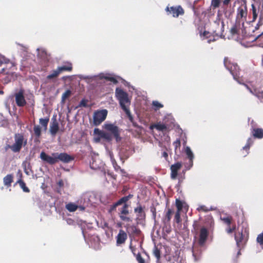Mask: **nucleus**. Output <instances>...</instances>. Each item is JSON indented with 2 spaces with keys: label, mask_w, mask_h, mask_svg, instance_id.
Instances as JSON below:
<instances>
[{
  "label": "nucleus",
  "mask_w": 263,
  "mask_h": 263,
  "mask_svg": "<svg viewBox=\"0 0 263 263\" xmlns=\"http://www.w3.org/2000/svg\"><path fill=\"white\" fill-rule=\"evenodd\" d=\"M14 143L12 145L6 144L5 149L7 151L10 149L13 153H19L23 146L27 144V139H25L24 136L22 133L15 134L14 136Z\"/></svg>",
  "instance_id": "nucleus-2"
},
{
  "label": "nucleus",
  "mask_w": 263,
  "mask_h": 263,
  "mask_svg": "<svg viewBox=\"0 0 263 263\" xmlns=\"http://www.w3.org/2000/svg\"><path fill=\"white\" fill-rule=\"evenodd\" d=\"M128 200H129L128 199V198H127L126 196H124V197H122L121 198H120L119 200H118L117 201L119 203L120 205H121L123 203H124V204H127L126 202Z\"/></svg>",
  "instance_id": "nucleus-45"
},
{
  "label": "nucleus",
  "mask_w": 263,
  "mask_h": 263,
  "mask_svg": "<svg viewBox=\"0 0 263 263\" xmlns=\"http://www.w3.org/2000/svg\"><path fill=\"white\" fill-rule=\"evenodd\" d=\"M107 112L106 109H102L95 111L93 116L94 125L98 126L104 121L107 117Z\"/></svg>",
  "instance_id": "nucleus-8"
},
{
  "label": "nucleus",
  "mask_w": 263,
  "mask_h": 263,
  "mask_svg": "<svg viewBox=\"0 0 263 263\" xmlns=\"http://www.w3.org/2000/svg\"><path fill=\"white\" fill-rule=\"evenodd\" d=\"M132 123L135 127H137L138 129H139V130H136L137 134L139 135L140 134V131L141 130V127L139 126L134 121Z\"/></svg>",
  "instance_id": "nucleus-58"
},
{
  "label": "nucleus",
  "mask_w": 263,
  "mask_h": 263,
  "mask_svg": "<svg viewBox=\"0 0 263 263\" xmlns=\"http://www.w3.org/2000/svg\"><path fill=\"white\" fill-rule=\"evenodd\" d=\"M202 35L204 37V39H208L211 36V33L209 31H204L202 33Z\"/></svg>",
  "instance_id": "nucleus-56"
},
{
  "label": "nucleus",
  "mask_w": 263,
  "mask_h": 263,
  "mask_svg": "<svg viewBox=\"0 0 263 263\" xmlns=\"http://www.w3.org/2000/svg\"><path fill=\"white\" fill-rule=\"evenodd\" d=\"M221 219L223 222L227 225V226H230L232 224V218L231 216L223 217Z\"/></svg>",
  "instance_id": "nucleus-36"
},
{
  "label": "nucleus",
  "mask_w": 263,
  "mask_h": 263,
  "mask_svg": "<svg viewBox=\"0 0 263 263\" xmlns=\"http://www.w3.org/2000/svg\"><path fill=\"white\" fill-rule=\"evenodd\" d=\"M165 10L167 12V15H171L173 17L176 18L180 15H183L185 12L183 8L180 5L171 7L167 6Z\"/></svg>",
  "instance_id": "nucleus-7"
},
{
  "label": "nucleus",
  "mask_w": 263,
  "mask_h": 263,
  "mask_svg": "<svg viewBox=\"0 0 263 263\" xmlns=\"http://www.w3.org/2000/svg\"><path fill=\"white\" fill-rule=\"evenodd\" d=\"M253 95L257 97L259 99L261 100L263 99V91H259L256 89H254Z\"/></svg>",
  "instance_id": "nucleus-34"
},
{
  "label": "nucleus",
  "mask_w": 263,
  "mask_h": 263,
  "mask_svg": "<svg viewBox=\"0 0 263 263\" xmlns=\"http://www.w3.org/2000/svg\"><path fill=\"white\" fill-rule=\"evenodd\" d=\"M251 125V129L255 128L257 126V124L255 123V122L254 120H252L250 123Z\"/></svg>",
  "instance_id": "nucleus-61"
},
{
  "label": "nucleus",
  "mask_w": 263,
  "mask_h": 263,
  "mask_svg": "<svg viewBox=\"0 0 263 263\" xmlns=\"http://www.w3.org/2000/svg\"><path fill=\"white\" fill-rule=\"evenodd\" d=\"M116 97L119 100L120 105L123 110H127V107L130 104V101L128 97V94L122 89L117 87L115 90Z\"/></svg>",
  "instance_id": "nucleus-4"
},
{
  "label": "nucleus",
  "mask_w": 263,
  "mask_h": 263,
  "mask_svg": "<svg viewBox=\"0 0 263 263\" xmlns=\"http://www.w3.org/2000/svg\"><path fill=\"white\" fill-rule=\"evenodd\" d=\"M64 182L62 179H60L57 182V185L58 186V187L57 189V192L58 193H61L62 189L64 186Z\"/></svg>",
  "instance_id": "nucleus-39"
},
{
  "label": "nucleus",
  "mask_w": 263,
  "mask_h": 263,
  "mask_svg": "<svg viewBox=\"0 0 263 263\" xmlns=\"http://www.w3.org/2000/svg\"><path fill=\"white\" fill-rule=\"evenodd\" d=\"M176 205L177 208V211H181L183 208L182 201L179 199H177L176 200Z\"/></svg>",
  "instance_id": "nucleus-41"
},
{
  "label": "nucleus",
  "mask_w": 263,
  "mask_h": 263,
  "mask_svg": "<svg viewBox=\"0 0 263 263\" xmlns=\"http://www.w3.org/2000/svg\"><path fill=\"white\" fill-rule=\"evenodd\" d=\"M235 239L239 249L243 248L247 241V238L243 235L242 231L235 233Z\"/></svg>",
  "instance_id": "nucleus-12"
},
{
  "label": "nucleus",
  "mask_w": 263,
  "mask_h": 263,
  "mask_svg": "<svg viewBox=\"0 0 263 263\" xmlns=\"http://www.w3.org/2000/svg\"><path fill=\"white\" fill-rule=\"evenodd\" d=\"M154 127L156 129L161 132H169V127H167L165 124L161 123L160 122L157 123L154 125Z\"/></svg>",
  "instance_id": "nucleus-23"
},
{
  "label": "nucleus",
  "mask_w": 263,
  "mask_h": 263,
  "mask_svg": "<svg viewBox=\"0 0 263 263\" xmlns=\"http://www.w3.org/2000/svg\"><path fill=\"white\" fill-rule=\"evenodd\" d=\"M4 184L7 187L11 185L12 182L13 181V176L12 174H8L3 179Z\"/></svg>",
  "instance_id": "nucleus-22"
},
{
  "label": "nucleus",
  "mask_w": 263,
  "mask_h": 263,
  "mask_svg": "<svg viewBox=\"0 0 263 263\" xmlns=\"http://www.w3.org/2000/svg\"><path fill=\"white\" fill-rule=\"evenodd\" d=\"M135 256L139 263H145V260L142 257L140 253H138Z\"/></svg>",
  "instance_id": "nucleus-49"
},
{
  "label": "nucleus",
  "mask_w": 263,
  "mask_h": 263,
  "mask_svg": "<svg viewBox=\"0 0 263 263\" xmlns=\"http://www.w3.org/2000/svg\"><path fill=\"white\" fill-rule=\"evenodd\" d=\"M235 229H236V226L234 224V225H233V226L232 227H231V226H228L226 231L228 234H231L235 231Z\"/></svg>",
  "instance_id": "nucleus-44"
},
{
  "label": "nucleus",
  "mask_w": 263,
  "mask_h": 263,
  "mask_svg": "<svg viewBox=\"0 0 263 263\" xmlns=\"http://www.w3.org/2000/svg\"><path fill=\"white\" fill-rule=\"evenodd\" d=\"M197 210L199 212L202 211V212H208L209 211V209L208 208L204 205H200L197 209Z\"/></svg>",
  "instance_id": "nucleus-51"
},
{
  "label": "nucleus",
  "mask_w": 263,
  "mask_h": 263,
  "mask_svg": "<svg viewBox=\"0 0 263 263\" xmlns=\"http://www.w3.org/2000/svg\"><path fill=\"white\" fill-rule=\"evenodd\" d=\"M173 214V210L168 208L163 218V222L165 223H169L170 222L172 216Z\"/></svg>",
  "instance_id": "nucleus-21"
},
{
  "label": "nucleus",
  "mask_w": 263,
  "mask_h": 263,
  "mask_svg": "<svg viewBox=\"0 0 263 263\" xmlns=\"http://www.w3.org/2000/svg\"><path fill=\"white\" fill-rule=\"evenodd\" d=\"M252 143V140L251 138H249L247 140L246 145L243 147V149L248 151L250 149V146Z\"/></svg>",
  "instance_id": "nucleus-46"
},
{
  "label": "nucleus",
  "mask_w": 263,
  "mask_h": 263,
  "mask_svg": "<svg viewBox=\"0 0 263 263\" xmlns=\"http://www.w3.org/2000/svg\"><path fill=\"white\" fill-rule=\"evenodd\" d=\"M49 121V117H47L46 118H41L39 120L40 124L44 127V129L46 130L47 128L48 123Z\"/></svg>",
  "instance_id": "nucleus-25"
},
{
  "label": "nucleus",
  "mask_w": 263,
  "mask_h": 263,
  "mask_svg": "<svg viewBox=\"0 0 263 263\" xmlns=\"http://www.w3.org/2000/svg\"><path fill=\"white\" fill-rule=\"evenodd\" d=\"M88 102V100L83 99L80 102L79 106L80 107H87L88 106L87 103Z\"/></svg>",
  "instance_id": "nucleus-47"
},
{
  "label": "nucleus",
  "mask_w": 263,
  "mask_h": 263,
  "mask_svg": "<svg viewBox=\"0 0 263 263\" xmlns=\"http://www.w3.org/2000/svg\"><path fill=\"white\" fill-rule=\"evenodd\" d=\"M262 25V22H261V20H260V21H259V22L258 23V24H257L256 25V26H255V29L253 30H252V31H253V32H254L255 31H256L257 30H258V29H259V27H260V26H261Z\"/></svg>",
  "instance_id": "nucleus-59"
},
{
  "label": "nucleus",
  "mask_w": 263,
  "mask_h": 263,
  "mask_svg": "<svg viewBox=\"0 0 263 263\" xmlns=\"http://www.w3.org/2000/svg\"><path fill=\"white\" fill-rule=\"evenodd\" d=\"M129 248H130L131 251L132 252V253H133V254L134 255V256H136L137 255L136 254V251L137 249L136 247L133 246L132 245V243H130V245H129Z\"/></svg>",
  "instance_id": "nucleus-57"
},
{
  "label": "nucleus",
  "mask_w": 263,
  "mask_h": 263,
  "mask_svg": "<svg viewBox=\"0 0 263 263\" xmlns=\"http://www.w3.org/2000/svg\"><path fill=\"white\" fill-rule=\"evenodd\" d=\"M111 162H112V165L114 166L115 170L116 172L119 171V169H120V166L119 165H118V164H117L115 159L111 158Z\"/></svg>",
  "instance_id": "nucleus-43"
},
{
  "label": "nucleus",
  "mask_w": 263,
  "mask_h": 263,
  "mask_svg": "<svg viewBox=\"0 0 263 263\" xmlns=\"http://www.w3.org/2000/svg\"><path fill=\"white\" fill-rule=\"evenodd\" d=\"M138 206L134 209V212L136 214L137 219L138 220H143L145 218L146 214L144 211V208L139 203Z\"/></svg>",
  "instance_id": "nucleus-17"
},
{
  "label": "nucleus",
  "mask_w": 263,
  "mask_h": 263,
  "mask_svg": "<svg viewBox=\"0 0 263 263\" xmlns=\"http://www.w3.org/2000/svg\"><path fill=\"white\" fill-rule=\"evenodd\" d=\"M40 158L44 162L53 165L57 163V156H50L45 153L44 152H42L40 154Z\"/></svg>",
  "instance_id": "nucleus-15"
},
{
  "label": "nucleus",
  "mask_w": 263,
  "mask_h": 263,
  "mask_svg": "<svg viewBox=\"0 0 263 263\" xmlns=\"http://www.w3.org/2000/svg\"><path fill=\"white\" fill-rule=\"evenodd\" d=\"M18 182L24 192L26 193H29L30 192V190L26 186V183L23 180H20Z\"/></svg>",
  "instance_id": "nucleus-31"
},
{
  "label": "nucleus",
  "mask_w": 263,
  "mask_h": 263,
  "mask_svg": "<svg viewBox=\"0 0 263 263\" xmlns=\"http://www.w3.org/2000/svg\"><path fill=\"white\" fill-rule=\"evenodd\" d=\"M153 254L154 256L157 258L158 260H159L161 257L160 254V250L157 247H155L153 251Z\"/></svg>",
  "instance_id": "nucleus-38"
},
{
  "label": "nucleus",
  "mask_w": 263,
  "mask_h": 263,
  "mask_svg": "<svg viewBox=\"0 0 263 263\" xmlns=\"http://www.w3.org/2000/svg\"><path fill=\"white\" fill-rule=\"evenodd\" d=\"M221 0H212L211 7L213 9H216L220 6Z\"/></svg>",
  "instance_id": "nucleus-35"
},
{
  "label": "nucleus",
  "mask_w": 263,
  "mask_h": 263,
  "mask_svg": "<svg viewBox=\"0 0 263 263\" xmlns=\"http://www.w3.org/2000/svg\"><path fill=\"white\" fill-rule=\"evenodd\" d=\"M209 235V232L206 228L202 227L201 228L199 238L198 239V244L200 247H204L206 243Z\"/></svg>",
  "instance_id": "nucleus-11"
},
{
  "label": "nucleus",
  "mask_w": 263,
  "mask_h": 263,
  "mask_svg": "<svg viewBox=\"0 0 263 263\" xmlns=\"http://www.w3.org/2000/svg\"><path fill=\"white\" fill-rule=\"evenodd\" d=\"M251 133L254 138L260 139L263 138V129L261 128L251 129Z\"/></svg>",
  "instance_id": "nucleus-19"
},
{
  "label": "nucleus",
  "mask_w": 263,
  "mask_h": 263,
  "mask_svg": "<svg viewBox=\"0 0 263 263\" xmlns=\"http://www.w3.org/2000/svg\"><path fill=\"white\" fill-rule=\"evenodd\" d=\"M186 154L187 156V157L190 159V162L193 163V159L194 158V155L189 147H187L186 149Z\"/></svg>",
  "instance_id": "nucleus-32"
},
{
  "label": "nucleus",
  "mask_w": 263,
  "mask_h": 263,
  "mask_svg": "<svg viewBox=\"0 0 263 263\" xmlns=\"http://www.w3.org/2000/svg\"><path fill=\"white\" fill-rule=\"evenodd\" d=\"M153 105L155 107H156V109H159L160 108H162L163 106L162 104H161L158 101H153Z\"/></svg>",
  "instance_id": "nucleus-52"
},
{
  "label": "nucleus",
  "mask_w": 263,
  "mask_h": 263,
  "mask_svg": "<svg viewBox=\"0 0 263 263\" xmlns=\"http://www.w3.org/2000/svg\"><path fill=\"white\" fill-rule=\"evenodd\" d=\"M129 205L124 204L123 206L118 209V215L120 219L126 222H132L133 219L129 215Z\"/></svg>",
  "instance_id": "nucleus-6"
},
{
  "label": "nucleus",
  "mask_w": 263,
  "mask_h": 263,
  "mask_svg": "<svg viewBox=\"0 0 263 263\" xmlns=\"http://www.w3.org/2000/svg\"><path fill=\"white\" fill-rule=\"evenodd\" d=\"M192 252H193V255L194 256L195 259L196 260H198L200 257L201 252H199V253L196 252L195 248H193Z\"/></svg>",
  "instance_id": "nucleus-48"
},
{
  "label": "nucleus",
  "mask_w": 263,
  "mask_h": 263,
  "mask_svg": "<svg viewBox=\"0 0 263 263\" xmlns=\"http://www.w3.org/2000/svg\"><path fill=\"white\" fill-rule=\"evenodd\" d=\"M60 74L59 71L58 70V68L52 71V73L47 76V79L48 80L52 79L53 78H55Z\"/></svg>",
  "instance_id": "nucleus-28"
},
{
  "label": "nucleus",
  "mask_w": 263,
  "mask_h": 263,
  "mask_svg": "<svg viewBox=\"0 0 263 263\" xmlns=\"http://www.w3.org/2000/svg\"><path fill=\"white\" fill-rule=\"evenodd\" d=\"M248 15L247 4H241L237 9L236 21L241 23L243 27L244 21L246 20Z\"/></svg>",
  "instance_id": "nucleus-5"
},
{
  "label": "nucleus",
  "mask_w": 263,
  "mask_h": 263,
  "mask_svg": "<svg viewBox=\"0 0 263 263\" xmlns=\"http://www.w3.org/2000/svg\"><path fill=\"white\" fill-rule=\"evenodd\" d=\"M127 110L128 111H126V110H124L125 111V112L126 113V114L127 115L128 117V119L129 120H130V121L131 122H133L134 121V118L133 117H132V115L130 114V110L128 108V107H127Z\"/></svg>",
  "instance_id": "nucleus-55"
},
{
  "label": "nucleus",
  "mask_w": 263,
  "mask_h": 263,
  "mask_svg": "<svg viewBox=\"0 0 263 263\" xmlns=\"http://www.w3.org/2000/svg\"><path fill=\"white\" fill-rule=\"evenodd\" d=\"M58 68L60 73H61L64 71H71L73 69V66L71 62L67 61L64 62V65L61 66H59Z\"/></svg>",
  "instance_id": "nucleus-18"
},
{
  "label": "nucleus",
  "mask_w": 263,
  "mask_h": 263,
  "mask_svg": "<svg viewBox=\"0 0 263 263\" xmlns=\"http://www.w3.org/2000/svg\"><path fill=\"white\" fill-rule=\"evenodd\" d=\"M103 127L107 132L101 130L99 128L94 129V134L99 136L98 138L95 139L96 142H99L101 139L110 141L112 138H114L117 142L121 140V130L117 125L111 123H105L104 124Z\"/></svg>",
  "instance_id": "nucleus-1"
},
{
  "label": "nucleus",
  "mask_w": 263,
  "mask_h": 263,
  "mask_svg": "<svg viewBox=\"0 0 263 263\" xmlns=\"http://www.w3.org/2000/svg\"><path fill=\"white\" fill-rule=\"evenodd\" d=\"M241 84L243 85H244V86L247 88V89H248V90H249V91H250L252 94H253V92H254V89L253 90H252V89H251V88H250V87L248 85H247V84H245V83H242V82H241Z\"/></svg>",
  "instance_id": "nucleus-60"
},
{
  "label": "nucleus",
  "mask_w": 263,
  "mask_h": 263,
  "mask_svg": "<svg viewBox=\"0 0 263 263\" xmlns=\"http://www.w3.org/2000/svg\"><path fill=\"white\" fill-rule=\"evenodd\" d=\"M66 209L70 212H73L76 211L78 206L74 203L70 202L66 205Z\"/></svg>",
  "instance_id": "nucleus-24"
},
{
  "label": "nucleus",
  "mask_w": 263,
  "mask_h": 263,
  "mask_svg": "<svg viewBox=\"0 0 263 263\" xmlns=\"http://www.w3.org/2000/svg\"><path fill=\"white\" fill-rule=\"evenodd\" d=\"M101 78L102 79H104L107 81H110L115 84H116L118 82L117 80L115 78L111 77L109 74L103 76Z\"/></svg>",
  "instance_id": "nucleus-27"
},
{
  "label": "nucleus",
  "mask_w": 263,
  "mask_h": 263,
  "mask_svg": "<svg viewBox=\"0 0 263 263\" xmlns=\"http://www.w3.org/2000/svg\"><path fill=\"white\" fill-rule=\"evenodd\" d=\"M124 227L126 229V233H128L129 235H130V233H131L133 235H138L140 232V230L138 229L135 225H129L127 224L124 226Z\"/></svg>",
  "instance_id": "nucleus-20"
},
{
  "label": "nucleus",
  "mask_w": 263,
  "mask_h": 263,
  "mask_svg": "<svg viewBox=\"0 0 263 263\" xmlns=\"http://www.w3.org/2000/svg\"><path fill=\"white\" fill-rule=\"evenodd\" d=\"M182 167V164L181 162H178L173 165L171 166V169H173L174 171H176L178 172V171Z\"/></svg>",
  "instance_id": "nucleus-33"
},
{
  "label": "nucleus",
  "mask_w": 263,
  "mask_h": 263,
  "mask_svg": "<svg viewBox=\"0 0 263 263\" xmlns=\"http://www.w3.org/2000/svg\"><path fill=\"white\" fill-rule=\"evenodd\" d=\"M120 205L118 201L115 202L112 205H110L109 208L108 210V212L110 214H112L115 211H116L117 207Z\"/></svg>",
  "instance_id": "nucleus-29"
},
{
  "label": "nucleus",
  "mask_w": 263,
  "mask_h": 263,
  "mask_svg": "<svg viewBox=\"0 0 263 263\" xmlns=\"http://www.w3.org/2000/svg\"><path fill=\"white\" fill-rule=\"evenodd\" d=\"M52 156H57V162L60 160L64 163H69L73 160V157L67 154L66 153L59 154L54 153L52 154Z\"/></svg>",
  "instance_id": "nucleus-13"
},
{
  "label": "nucleus",
  "mask_w": 263,
  "mask_h": 263,
  "mask_svg": "<svg viewBox=\"0 0 263 263\" xmlns=\"http://www.w3.org/2000/svg\"><path fill=\"white\" fill-rule=\"evenodd\" d=\"M231 0H223L222 4L223 6H227L230 3Z\"/></svg>",
  "instance_id": "nucleus-63"
},
{
  "label": "nucleus",
  "mask_w": 263,
  "mask_h": 263,
  "mask_svg": "<svg viewBox=\"0 0 263 263\" xmlns=\"http://www.w3.org/2000/svg\"><path fill=\"white\" fill-rule=\"evenodd\" d=\"M151 211L153 213V216L154 219H155L156 217V209L155 208H152L151 209Z\"/></svg>",
  "instance_id": "nucleus-62"
},
{
  "label": "nucleus",
  "mask_w": 263,
  "mask_h": 263,
  "mask_svg": "<svg viewBox=\"0 0 263 263\" xmlns=\"http://www.w3.org/2000/svg\"><path fill=\"white\" fill-rule=\"evenodd\" d=\"M224 65L232 74L234 79L241 84L242 79L240 77V69L237 64L232 63L228 58H224Z\"/></svg>",
  "instance_id": "nucleus-3"
},
{
  "label": "nucleus",
  "mask_w": 263,
  "mask_h": 263,
  "mask_svg": "<svg viewBox=\"0 0 263 263\" xmlns=\"http://www.w3.org/2000/svg\"><path fill=\"white\" fill-rule=\"evenodd\" d=\"M173 145L175 147V151L177 148H179L181 145V142L179 139H177L175 141L173 142Z\"/></svg>",
  "instance_id": "nucleus-53"
},
{
  "label": "nucleus",
  "mask_w": 263,
  "mask_h": 263,
  "mask_svg": "<svg viewBox=\"0 0 263 263\" xmlns=\"http://www.w3.org/2000/svg\"><path fill=\"white\" fill-rule=\"evenodd\" d=\"M6 67H3L2 68L1 72L2 73H6V74H8L9 73V72L8 71H6Z\"/></svg>",
  "instance_id": "nucleus-64"
},
{
  "label": "nucleus",
  "mask_w": 263,
  "mask_h": 263,
  "mask_svg": "<svg viewBox=\"0 0 263 263\" xmlns=\"http://www.w3.org/2000/svg\"><path fill=\"white\" fill-rule=\"evenodd\" d=\"M116 239V245L117 246H121L124 244L126 240L127 239V233L125 232L123 230H119V233L117 236Z\"/></svg>",
  "instance_id": "nucleus-14"
},
{
  "label": "nucleus",
  "mask_w": 263,
  "mask_h": 263,
  "mask_svg": "<svg viewBox=\"0 0 263 263\" xmlns=\"http://www.w3.org/2000/svg\"><path fill=\"white\" fill-rule=\"evenodd\" d=\"M218 34H216V35L215 36V35H212L211 34V36L210 37V38H209L208 39L207 42L209 44H210L211 42H213L216 41L217 40V39H218Z\"/></svg>",
  "instance_id": "nucleus-50"
},
{
  "label": "nucleus",
  "mask_w": 263,
  "mask_h": 263,
  "mask_svg": "<svg viewBox=\"0 0 263 263\" xmlns=\"http://www.w3.org/2000/svg\"><path fill=\"white\" fill-rule=\"evenodd\" d=\"M71 95V91L69 89L67 90L64 93H63L61 98V101L64 103L66 100Z\"/></svg>",
  "instance_id": "nucleus-26"
},
{
  "label": "nucleus",
  "mask_w": 263,
  "mask_h": 263,
  "mask_svg": "<svg viewBox=\"0 0 263 263\" xmlns=\"http://www.w3.org/2000/svg\"><path fill=\"white\" fill-rule=\"evenodd\" d=\"M251 7H252L251 11L252 12V14H253V20L255 21L257 17L258 13L257 12L256 8L255 6V5L252 4L251 5Z\"/></svg>",
  "instance_id": "nucleus-37"
},
{
  "label": "nucleus",
  "mask_w": 263,
  "mask_h": 263,
  "mask_svg": "<svg viewBox=\"0 0 263 263\" xmlns=\"http://www.w3.org/2000/svg\"><path fill=\"white\" fill-rule=\"evenodd\" d=\"M59 130V123L56 117H53L50 124V132L52 136H55Z\"/></svg>",
  "instance_id": "nucleus-16"
},
{
  "label": "nucleus",
  "mask_w": 263,
  "mask_h": 263,
  "mask_svg": "<svg viewBox=\"0 0 263 263\" xmlns=\"http://www.w3.org/2000/svg\"><path fill=\"white\" fill-rule=\"evenodd\" d=\"M256 240L257 242L263 248V232L258 235Z\"/></svg>",
  "instance_id": "nucleus-42"
},
{
  "label": "nucleus",
  "mask_w": 263,
  "mask_h": 263,
  "mask_svg": "<svg viewBox=\"0 0 263 263\" xmlns=\"http://www.w3.org/2000/svg\"><path fill=\"white\" fill-rule=\"evenodd\" d=\"M33 131L36 138H40L41 136V128L39 125H34Z\"/></svg>",
  "instance_id": "nucleus-30"
},
{
  "label": "nucleus",
  "mask_w": 263,
  "mask_h": 263,
  "mask_svg": "<svg viewBox=\"0 0 263 263\" xmlns=\"http://www.w3.org/2000/svg\"><path fill=\"white\" fill-rule=\"evenodd\" d=\"M174 221L177 223H179L181 222V219L180 217V211H177L175 213V217H174Z\"/></svg>",
  "instance_id": "nucleus-40"
},
{
  "label": "nucleus",
  "mask_w": 263,
  "mask_h": 263,
  "mask_svg": "<svg viewBox=\"0 0 263 263\" xmlns=\"http://www.w3.org/2000/svg\"><path fill=\"white\" fill-rule=\"evenodd\" d=\"M171 177L172 179H175L177 178L178 175V172L176 171H174L173 169H171Z\"/></svg>",
  "instance_id": "nucleus-54"
},
{
  "label": "nucleus",
  "mask_w": 263,
  "mask_h": 263,
  "mask_svg": "<svg viewBox=\"0 0 263 263\" xmlns=\"http://www.w3.org/2000/svg\"><path fill=\"white\" fill-rule=\"evenodd\" d=\"M241 26H242L241 23L236 21L235 24L233 25L230 29V33L232 36L239 35L240 30L241 31V35L243 37H246L249 35L246 29H242Z\"/></svg>",
  "instance_id": "nucleus-9"
},
{
  "label": "nucleus",
  "mask_w": 263,
  "mask_h": 263,
  "mask_svg": "<svg viewBox=\"0 0 263 263\" xmlns=\"http://www.w3.org/2000/svg\"><path fill=\"white\" fill-rule=\"evenodd\" d=\"M24 93L25 90L21 88L18 90V92L15 93L14 95L16 104L18 107H24L27 104V102L25 98Z\"/></svg>",
  "instance_id": "nucleus-10"
}]
</instances>
